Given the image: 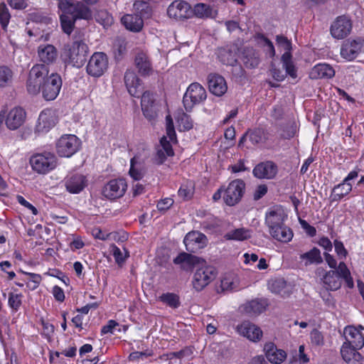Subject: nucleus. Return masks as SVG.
<instances>
[{"label":"nucleus","mask_w":364,"mask_h":364,"mask_svg":"<svg viewBox=\"0 0 364 364\" xmlns=\"http://www.w3.org/2000/svg\"><path fill=\"white\" fill-rule=\"evenodd\" d=\"M257 38L264 43V46L267 47V53L273 58L275 55V49L272 42L262 33H257Z\"/></svg>","instance_id":"obj_52"},{"label":"nucleus","mask_w":364,"mask_h":364,"mask_svg":"<svg viewBox=\"0 0 364 364\" xmlns=\"http://www.w3.org/2000/svg\"><path fill=\"white\" fill-rule=\"evenodd\" d=\"M353 189L352 184L343 180L341 183L334 186L330 196L331 203L339 202L345 196H348Z\"/></svg>","instance_id":"obj_33"},{"label":"nucleus","mask_w":364,"mask_h":364,"mask_svg":"<svg viewBox=\"0 0 364 364\" xmlns=\"http://www.w3.org/2000/svg\"><path fill=\"white\" fill-rule=\"evenodd\" d=\"M159 299L172 309H177L181 306L180 297L174 293H164Z\"/></svg>","instance_id":"obj_42"},{"label":"nucleus","mask_w":364,"mask_h":364,"mask_svg":"<svg viewBox=\"0 0 364 364\" xmlns=\"http://www.w3.org/2000/svg\"><path fill=\"white\" fill-rule=\"evenodd\" d=\"M88 46L82 39H76L63 46L60 59L65 67L80 68L87 61Z\"/></svg>","instance_id":"obj_1"},{"label":"nucleus","mask_w":364,"mask_h":364,"mask_svg":"<svg viewBox=\"0 0 364 364\" xmlns=\"http://www.w3.org/2000/svg\"><path fill=\"white\" fill-rule=\"evenodd\" d=\"M276 42L279 46L283 47L286 52H289L291 48V43L290 41H289L284 36L277 35L276 36Z\"/></svg>","instance_id":"obj_55"},{"label":"nucleus","mask_w":364,"mask_h":364,"mask_svg":"<svg viewBox=\"0 0 364 364\" xmlns=\"http://www.w3.org/2000/svg\"><path fill=\"white\" fill-rule=\"evenodd\" d=\"M194 14L199 18H208L212 15V9L210 6L204 4H198L193 9Z\"/></svg>","instance_id":"obj_49"},{"label":"nucleus","mask_w":364,"mask_h":364,"mask_svg":"<svg viewBox=\"0 0 364 364\" xmlns=\"http://www.w3.org/2000/svg\"><path fill=\"white\" fill-rule=\"evenodd\" d=\"M360 349L355 348V346L345 341L341 348V353L343 360L347 363L352 360L359 361L362 358V355L358 351Z\"/></svg>","instance_id":"obj_36"},{"label":"nucleus","mask_w":364,"mask_h":364,"mask_svg":"<svg viewBox=\"0 0 364 364\" xmlns=\"http://www.w3.org/2000/svg\"><path fill=\"white\" fill-rule=\"evenodd\" d=\"M122 23L127 29L138 32L143 27V19L137 14H127L122 18Z\"/></svg>","instance_id":"obj_35"},{"label":"nucleus","mask_w":364,"mask_h":364,"mask_svg":"<svg viewBox=\"0 0 364 364\" xmlns=\"http://www.w3.org/2000/svg\"><path fill=\"white\" fill-rule=\"evenodd\" d=\"M268 188L267 186L265 184H261L257 186L254 194H253V198L255 200H258L260 198H262L266 193H267Z\"/></svg>","instance_id":"obj_62"},{"label":"nucleus","mask_w":364,"mask_h":364,"mask_svg":"<svg viewBox=\"0 0 364 364\" xmlns=\"http://www.w3.org/2000/svg\"><path fill=\"white\" fill-rule=\"evenodd\" d=\"M284 116V109L281 105L274 106L271 112V117L275 120H280Z\"/></svg>","instance_id":"obj_64"},{"label":"nucleus","mask_w":364,"mask_h":364,"mask_svg":"<svg viewBox=\"0 0 364 364\" xmlns=\"http://www.w3.org/2000/svg\"><path fill=\"white\" fill-rule=\"evenodd\" d=\"M277 173L278 166L272 161L260 162L252 170L253 176L258 179H274Z\"/></svg>","instance_id":"obj_14"},{"label":"nucleus","mask_w":364,"mask_h":364,"mask_svg":"<svg viewBox=\"0 0 364 364\" xmlns=\"http://www.w3.org/2000/svg\"><path fill=\"white\" fill-rule=\"evenodd\" d=\"M14 73L6 65L0 66V87H6L12 83Z\"/></svg>","instance_id":"obj_43"},{"label":"nucleus","mask_w":364,"mask_h":364,"mask_svg":"<svg viewBox=\"0 0 364 364\" xmlns=\"http://www.w3.org/2000/svg\"><path fill=\"white\" fill-rule=\"evenodd\" d=\"M58 1V9L63 11V14L71 13L73 5L71 0H57Z\"/></svg>","instance_id":"obj_56"},{"label":"nucleus","mask_w":364,"mask_h":364,"mask_svg":"<svg viewBox=\"0 0 364 364\" xmlns=\"http://www.w3.org/2000/svg\"><path fill=\"white\" fill-rule=\"evenodd\" d=\"M207 97L204 87L198 82L191 84L183 95V104L187 112H191L194 105L203 102Z\"/></svg>","instance_id":"obj_5"},{"label":"nucleus","mask_w":364,"mask_h":364,"mask_svg":"<svg viewBox=\"0 0 364 364\" xmlns=\"http://www.w3.org/2000/svg\"><path fill=\"white\" fill-rule=\"evenodd\" d=\"M141 107L145 118L150 122H154L158 115L156 100L153 92L146 90L141 96Z\"/></svg>","instance_id":"obj_12"},{"label":"nucleus","mask_w":364,"mask_h":364,"mask_svg":"<svg viewBox=\"0 0 364 364\" xmlns=\"http://www.w3.org/2000/svg\"><path fill=\"white\" fill-rule=\"evenodd\" d=\"M269 289L274 294H282L287 286V282L284 279H277L271 281L269 284Z\"/></svg>","instance_id":"obj_48"},{"label":"nucleus","mask_w":364,"mask_h":364,"mask_svg":"<svg viewBox=\"0 0 364 364\" xmlns=\"http://www.w3.org/2000/svg\"><path fill=\"white\" fill-rule=\"evenodd\" d=\"M183 242L188 252L195 253L206 246V236L198 232H189L184 237Z\"/></svg>","instance_id":"obj_15"},{"label":"nucleus","mask_w":364,"mask_h":364,"mask_svg":"<svg viewBox=\"0 0 364 364\" xmlns=\"http://www.w3.org/2000/svg\"><path fill=\"white\" fill-rule=\"evenodd\" d=\"M240 59L248 69L257 68L260 63L259 52L252 47H245L240 53Z\"/></svg>","instance_id":"obj_25"},{"label":"nucleus","mask_w":364,"mask_h":364,"mask_svg":"<svg viewBox=\"0 0 364 364\" xmlns=\"http://www.w3.org/2000/svg\"><path fill=\"white\" fill-rule=\"evenodd\" d=\"M311 343L316 346H321L323 343V336L322 333L316 329H314L311 331Z\"/></svg>","instance_id":"obj_60"},{"label":"nucleus","mask_w":364,"mask_h":364,"mask_svg":"<svg viewBox=\"0 0 364 364\" xmlns=\"http://www.w3.org/2000/svg\"><path fill=\"white\" fill-rule=\"evenodd\" d=\"M60 19L63 31L65 33L70 35L72 33L74 28V24L75 21V17L72 16L71 13L63 14L60 15Z\"/></svg>","instance_id":"obj_45"},{"label":"nucleus","mask_w":364,"mask_h":364,"mask_svg":"<svg viewBox=\"0 0 364 364\" xmlns=\"http://www.w3.org/2000/svg\"><path fill=\"white\" fill-rule=\"evenodd\" d=\"M134 63L139 73L143 76H149L153 73V68L148 55L140 52L136 54L134 59Z\"/></svg>","instance_id":"obj_31"},{"label":"nucleus","mask_w":364,"mask_h":364,"mask_svg":"<svg viewBox=\"0 0 364 364\" xmlns=\"http://www.w3.org/2000/svg\"><path fill=\"white\" fill-rule=\"evenodd\" d=\"M39 60L43 65H48L54 63L58 55L57 48L52 44H41L37 49Z\"/></svg>","instance_id":"obj_20"},{"label":"nucleus","mask_w":364,"mask_h":364,"mask_svg":"<svg viewBox=\"0 0 364 364\" xmlns=\"http://www.w3.org/2000/svg\"><path fill=\"white\" fill-rule=\"evenodd\" d=\"M204 262V259L185 252L179 253L173 260L180 269L185 272H191L194 268Z\"/></svg>","instance_id":"obj_18"},{"label":"nucleus","mask_w":364,"mask_h":364,"mask_svg":"<svg viewBox=\"0 0 364 364\" xmlns=\"http://www.w3.org/2000/svg\"><path fill=\"white\" fill-rule=\"evenodd\" d=\"M80 141L73 134L62 136L56 143V151L61 157H70L77 151Z\"/></svg>","instance_id":"obj_8"},{"label":"nucleus","mask_w":364,"mask_h":364,"mask_svg":"<svg viewBox=\"0 0 364 364\" xmlns=\"http://www.w3.org/2000/svg\"><path fill=\"white\" fill-rule=\"evenodd\" d=\"M210 92L215 96H223L228 90L225 78L218 74H210L208 77Z\"/></svg>","instance_id":"obj_24"},{"label":"nucleus","mask_w":364,"mask_h":364,"mask_svg":"<svg viewBox=\"0 0 364 364\" xmlns=\"http://www.w3.org/2000/svg\"><path fill=\"white\" fill-rule=\"evenodd\" d=\"M30 164L33 171L45 174L55 168L57 159L54 154L44 151L32 156Z\"/></svg>","instance_id":"obj_4"},{"label":"nucleus","mask_w":364,"mask_h":364,"mask_svg":"<svg viewBox=\"0 0 364 364\" xmlns=\"http://www.w3.org/2000/svg\"><path fill=\"white\" fill-rule=\"evenodd\" d=\"M237 332L253 342L259 341L262 336V331L259 327L250 321H243L237 327Z\"/></svg>","instance_id":"obj_21"},{"label":"nucleus","mask_w":364,"mask_h":364,"mask_svg":"<svg viewBox=\"0 0 364 364\" xmlns=\"http://www.w3.org/2000/svg\"><path fill=\"white\" fill-rule=\"evenodd\" d=\"M269 233L273 238L282 242H289L291 240L294 235L291 228L285 226L284 224L275 228Z\"/></svg>","instance_id":"obj_37"},{"label":"nucleus","mask_w":364,"mask_h":364,"mask_svg":"<svg viewBox=\"0 0 364 364\" xmlns=\"http://www.w3.org/2000/svg\"><path fill=\"white\" fill-rule=\"evenodd\" d=\"M195 184L193 181L183 183L178 191V196L184 200L191 199L194 193Z\"/></svg>","instance_id":"obj_41"},{"label":"nucleus","mask_w":364,"mask_h":364,"mask_svg":"<svg viewBox=\"0 0 364 364\" xmlns=\"http://www.w3.org/2000/svg\"><path fill=\"white\" fill-rule=\"evenodd\" d=\"M127 189V183L124 178L112 179L102 189V196L110 200L122 198Z\"/></svg>","instance_id":"obj_10"},{"label":"nucleus","mask_w":364,"mask_h":364,"mask_svg":"<svg viewBox=\"0 0 364 364\" xmlns=\"http://www.w3.org/2000/svg\"><path fill=\"white\" fill-rule=\"evenodd\" d=\"M299 259L301 262H304L305 266H309L311 264H320L323 262L321 251L319 249L315 247L309 251L301 254Z\"/></svg>","instance_id":"obj_34"},{"label":"nucleus","mask_w":364,"mask_h":364,"mask_svg":"<svg viewBox=\"0 0 364 364\" xmlns=\"http://www.w3.org/2000/svg\"><path fill=\"white\" fill-rule=\"evenodd\" d=\"M282 213L280 211L271 210L266 213L265 223L271 230L283 224Z\"/></svg>","instance_id":"obj_38"},{"label":"nucleus","mask_w":364,"mask_h":364,"mask_svg":"<svg viewBox=\"0 0 364 364\" xmlns=\"http://www.w3.org/2000/svg\"><path fill=\"white\" fill-rule=\"evenodd\" d=\"M267 303L263 300L255 299L244 306V311L250 316L258 315L265 310Z\"/></svg>","instance_id":"obj_39"},{"label":"nucleus","mask_w":364,"mask_h":364,"mask_svg":"<svg viewBox=\"0 0 364 364\" xmlns=\"http://www.w3.org/2000/svg\"><path fill=\"white\" fill-rule=\"evenodd\" d=\"M10 17L11 16L6 5L4 3L0 4V23L4 29L7 27Z\"/></svg>","instance_id":"obj_51"},{"label":"nucleus","mask_w":364,"mask_h":364,"mask_svg":"<svg viewBox=\"0 0 364 364\" xmlns=\"http://www.w3.org/2000/svg\"><path fill=\"white\" fill-rule=\"evenodd\" d=\"M299 222L301 228L309 236L314 237L316 235V230L314 226L309 225L305 220L301 218L299 219Z\"/></svg>","instance_id":"obj_58"},{"label":"nucleus","mask_w":364,"mask_h":364,"mask_svg":"<svg viewBox=\"0 0 364 364\" xmlns=\"http://www.w3.org/2000/svg\"><path fill=\"white\" fill-rule=\"evenodd\" d=\"M335 75V70L330 65L319 63L316 65L309 73V77L313 80L331 78Z\"/></svg>","instance_id":"obj_32"},{"label":"nucleus","mask_w":364,"mask_h":364,"mask_svg":"<svg viewBox=\"0 0 364 364\" xmlns=\"http://www.w3.org/2000/svg\"><path fill=\"white\" fill-rule=\"evenodd\" d=\"M362 47L363 42L360 39L347 40L342 45L341 55L348 60H353L358 56Z\"/></svg>","instance_id":"obj_23"},{"label":"nucleus","mask_w":364,"mask_h":364,"mask_svg":"<svg viewBox=\"0 0 364 364\" xmlns=\"http://www.w3.org/2000/svg\"><path fill=\"white\" fill-rule=\"evenodd\" d=\"M71 14L75 19H89L92 14L90 10L83 4L77 5L71 11Z\"/></svg>","instance_id":"obj_47"},{"label":"nucleus","mask_w":364,"mask_h":364,"mask_svg":"<svg viewBox=\"0 0 364 364\" xmlns=\"http://www.w3.org/2000/svg\"><path fill=\"white\" fill-rule=\"evenodd\" d=\"M49 68L43 64H36L28 73L26 89L29 94L35 95L41 91V85L48 76Z\"/></svg>","instance_id":"obj_3"},{"label":"nucleus","mask_w":364,"mask_h":364,"mask_svg":"<svg viewBox=\"0 0 364 364\" xmlns=\"http://www.w3.org/2000/svg\"><path fill=\"white\" fill-rule=\"evenodd\" d=\"M192 279L193 288L198 292L201 291L207 287L216 276V269L214 267L207 265L206 262H200L196 267Z\"/></svg>","instance_id":"obj_2"},{"label":"nucleus","mask_w":364,"mask_h":364,"mask_svg":"<svg viewBox=\"0 0 364 364\" xmlns=\"http://www.w3.org/2000/svg\"><path fill=\"white\" fill-rule=\"evenodd\" d=\"M62 83V79L59 74L53 73L48 76L41 87L43 98L46 100H55L59 95Z\"/></svg>","instance_id":"obj_9"},{"label":"nucleus","mask_w":364,"mask_h":364,"mask_svg":"<svg viewBox=\"0 0 364 364\" xmlns=\"http://www.w3.org/2000/svg\"><path fill=\"white\" fill-rule=\"evenodd\" d=\"M17 201L25 208L30 210L33 215H36L38 213V211L36 207H34L31 203L28 202L22 196L18 195L16 196Z\"/></svg>","instance_id":"obj_59"},{"label":"nucleus","mask_w":364,"mask_h":364,"mask_svg":"<svg viewBox=\"0 0 364 364\" xmlns=\"http://www.w3.org/2000/svg\"><path fill=\"white\" fill-rule=\"evenodd\" d=\"M126 87L130 95L139 97L141 92V81L134 70H127L124 77Z\"/></svg>","instance_id":"obj_22"},{"label":"nucleus","mask_w":364,"mask_h":364,"mask_svg":"<svg viewBox=\"0 0 364 364\" xmlns=\"http://www.w3.org/2000/svg\"><path fill=\"white\" fill-rule=\"evenodd\" d=\"M193 354V350L190 347H186L179 351L171 352L167 355L169 359L178 358L181 359L189 357Z\"/></svg>","instance_id":"obj_53"},{"label":"nucleus","mask_w":364,"mask_h":364,"mask_svg":"<svg viewBox=\"0 0 364 364\" xmlns=\"http://www.w3.org/2000/svg\"><path fill=\"white\" fill-rule=\"evenodd\" d=\"M161 148L158 149L154 156V161L156 164H162L167 159V156H172L174 152L171 143L167 140V137L164 136L160 139Z\"/></svg>","instance_id":"obj_30"},{"label":"nucleus","mask_w":364,"mask_h":364,"mask_svg":"<svg viewBox=\"0 0 364 364\" xmlns=\"http://www.w3.org/2000/svg\"><path fill=\"white\" fill-rule=\"evenodd\" d=\"M270 74L274 80L277 82L283 81L286 77V74L283 73V71L277 68L274 65H271V68L269 70Z\"/></svg>","instance_id":"obj_54"},{"label":"nucleus","mask_w":364,"mask_h":364,"mask_svg":"<svg viewBox=\"0 0 364 364\" xmlns=\"http://www.w3.org/2000/svg\"><path fill=\"white\" fill-rule=\"evenodd\" d=\"M236 60L232 58L230 60H228L226 64H229L232 66V73L236 77H242L245 75V71L240 65H235L234 66V63H236ZM224 63H225V61H223Z\"/></svg>","instance_id":"obj_61"},{"label":"nucleus","mask_w":364,"mask_h":364,"mask_svg":"<svg viewBox=\"0 0 364 364\" xmlns=\"http://www.w3.org/2000/svg\"><path fill=\"white\" fill-rule=\"evenodd\" d=\"M351 29V21L346 16H340L331 24L330 32L334 38L343 39L350 34Z\"/></svg>","instance_id":"obj_13"},{"label":"nucleus","mask_w":364,"mask_h":364,"mask_svg":"<svg viewBox=\"0 0 364 364\" xmlns=\"http://www.w3.org/2000/svg\"><path fill=\"white\" fill-rule=\"evenodd\" d=\"M245 183L242 179L231 181L225 189L223 195L225 203L230 206L239 203L245 193Z\"/></svg>","instance_id":"obj_11"},{"label":"nucleus","mask_w":364,"mask_h":364,"mask_svg":"<svg viewBox=\"0 0 364 364\" xmlns=\"http://www.w3.org/2000/svg\"><path fill=\"white\" fill-rule=\"evenodd\" d=\"M66 190L73 194L80 193L87 185L86 176L80 173H70L63 180Z\"/></svg>","instance_id":"obj_17"},{"label":"nucleus","mask_w":364,"mask_h":364,"mask_svg":"<svg viewBox=\"0 0 364 364\" xmlns=\"http://www.w3.org/2000/svg\"><path fill=\"white\" fill-rule=\"evenodd\" d=\"M27 113L20 106H15L9 111L4 110V122L6 128L15 131L21 127L26 122Z\"/></svg>","instance_id":"obj_6"},{"label":"nucleus","mask_w":364,"mask_h":364,"mask_svg":"<svg viewBox=\"0 0 364 364\" xmlns=\"http://www.w3.org/2000/svg\"><path fill=\"white\" fill-rule=\"evenodd\" d=\"M264 351L267 360L273 364H281L287 358V353L282 349L277 348L273 343H266Z\"/></svg>","instance_id":"obj_26"},{"label":"nucleus","mask_w":364,"mask_h":364,"mask_svg":"<svg viewBox=\"0 0 364 364\" xmlns=\"http://www.w3.org/2000/svg\"><path fill=\"white\" fill-rule=\"evenodd\" d=\"M292 55L290 52H285L281 58L283 68L285 69V74L289 75L292 78L297 77V70L292 61Z\"/></svg>","instance_id":"obj_40"},{"label":"nucleus","mask_w":364,"mask_h":364,"mask_svg":"<svg viewBox=\"0 0 364 364\" xmlns=\"http://www.w3.org/2000/svg\"><path fill=\"white\" fill-rule=\"evenodd\" d=\"M108 68V58L105 53L95 52L90 57L87 67V73L94 77L102 76Z\"/></svg>","instance_id":"obj_7"},{"label":"nucleus","mask_w":364,"mask_h":364,"mask_svg":"<svg viewBox=\"0 0 364 364\" xmlns=\"http://www.w3.org/2000/svg\"><path fill=\"white\" fill-rule=\"evenodd\" d=\"M228 170L232 173H238L249 171L250 168L245 166V159H240L235 164L230 166Z\"/></svg>","instance_id":"obj_57"},{"label":"nucleus","mask_w":364,"mask_h":364,"mask_svg":"<svg viewBox=\"0 0 364 364\" xmlns=\"http://www.w3.org/2000/svg\"><path fill=\"white\" fill-rule=\"evenodd\" d=\"M55 124V118L50 109L43 110L38 117L36 130L39 132H46Z\"/></svg>","instance_id":"obj_28"},{"label":"nucleus","mask_w":364,"mask_h":364,"mask_svg":"<svg viewBox=\"0 0 364 364\" xmlns=\"http://www.w3.org/2000/svg\"><path fill=\"white\" fill-rule=\"evenodd\" d=\"M224 237L228 240H245L250 237L249 230L245 228H238L227 232Z\"/></svg>","instance_id":"obj_44"},{"label":"nucleus","mask_w":364,"mask_h":364,"mask_svg":"<svg viewBox=\"0 0 364 364\" xmlns=\"http://www.w3.org/2000/svg\"><path fill=\"white\" fill-rule=\"evenodd\" d=\"M346 342L355 346V348H362L364 346V336L360 331L353 326L344 328Z\"/></svg>","instance_id":"obj_27"},{"label":"nucleus","mask_w":364,"mask_h":364,"mask_svg":"<svg viewBox=\"0 0 364 364\" xmlns=\"http://www.w3.org/2000/svg\"><path fill=\"white\" fill-rule=\"evenodd\" d=\"M112 255L114 257L115 262L121 265L123 264L125 261V257L123 256V253L121 251L120 248H119L116 245L112 246Z\"/></svg>","instance_id":"obj_63"},{"label":"nucleus","mask_w":364,"mask_h":364,"mask_svg":"<svg viewBox=\"0 0 364 364\" xmlns=\"http://www.w3.org/2000/svg\"><path fill=\"white\" fill-rule=\"evenodd\" d=\"M179 125L183 127V131H188L193 129V122L191 116L185 112H182L178 117Z\"/></svg>","instance_id":"obj_50"},{"label":"nucleus","mask_w":364,"mask_h":364,"mask_svg":"<svg viewBox=\"0 0 364 364\" xmlns=\"http://www.w3.org/2000/svg\"><path fill=\"white\" fill-rule=\"evenodd\" d=\"M323 287L327 291H336L342 285V279L336 270L326 272L321 278Z\"/></svg>","instance_id":"obj_29"},{"label":"nucleus","mask_w":364,"mask_h":364,"mask_svg":"<svg viewBox=\"0 0 364 364\" xmlns=\"http://www.w3.org/2000/svg\"><path fill=\"white\" fill-rule=\"evenodd\" d=\"M14 291L9 293L8 305L12 311L16 312L20 309L22 305V299L23 297L21 293H15L17 290L13 289Z\"/></svg>","instance_id":"obj_46"},{"label":"nucleus","mask_w":364,"mask_h":364,"mask_svg":"<svg viewBox=\"0 0 364 364\" xmlns=\"http://www.w3.org/2000/svg\"><path fill=\"white\" fill-rule=\"evenodd\" d=\"M247 139L252 145H262L268 140V132L262 128L248 129L240 139L238 146H244Z\"/></svg>","instance_id":"obj_16"},{"label":"nucleus","mask_w":364,"mask_h":364,"mask_svg":"<svg viewBox=\"0 0 364 364\" xmlns=\"http://www.w3.org/2000/svg\"><path fill=\"white\" fill-rule=\"evenodd\" d=\"M191 13V6L185 1L176 0L172 2L167 9V14L176 20L187 18Z\"/></svg>","instance_id":"obj_19"}]
</instances>
